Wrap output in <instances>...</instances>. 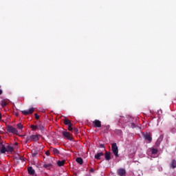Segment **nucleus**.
<instances>
[{"label": "nucleus", "mask_w": 176, "mask_h": 176, "mask_svg": "<svg viewBox=\"0 0 176 176\" xmlns=\"http://www.w3.org/2000/svg\"><path fill=\"white\" fill-rule=\"evenodd\" d=\"M111 149L113 155L116 156V157H119V150L118 148V145L116 143H113L111 145Z\"/></svg>", "instance_id": "obj_1"}, {"label": "nucleus", "mask_w": 176, "mask_h": 176, "mask_svg": "<svg viewBox=\"0 0 176 176\" xmlns=\"http://www.w3.org/2000/svg\"><path fill=\"white\" fill-rule=\"evenodd\" d=\"M7 131H8V133H12V134H17L19 133L17 129L12 126H7Z\"/></svg>", "instance_id": "obj_2"}, {"label": "nucleus", "mask_w": 176, "mask_h": 176, "mask_svg": "<svg viewBox=\"0 0 176 176\" xmlns=\"http://www.w3.org/2000/svg\"><path fill=\"white\" fill-rule=\"evenodd\" d=\"M32 112H34V108H30L29 110H25L21 111L23 115H31Z\"/></svg>", "instance_id": "obj_3"}, {"label": "nucleus", "mask_w": 176, "mask_h": 176, "mask_svg": "<svg viewBox=\"0 0 176 176\" xmlns=\"http://www.w3.org/2000/svg\"><path fill=\"white\" fill-rule=\"evenodd\" d=\"M143 136L144 138H145V140H147L148 142H151V141H152V137H151V135L148 133H143Z\"/></svg>", "instance_id": "obj_4"}, {"label": "nucleus", "mask_w": 176, "mask_h": 176, "mask_svg": "<svg viewBox=\"0 0 176 176\" xmlns=\"http://www.w3.org/2000/svg\"><path fill=\"white\" fill-rule=\"evenodd\" d=\"M118 174L120 176H125L126 175V170L123 168H120L118 170Z\"/></svg>", "instance_id": "obj_5"}, {"label": "nucleus", "mask_w": 176, "mask_h": 176, "mask_svg": "<svg viewBox=\"0 0 176 176\" xmlns=\"http://www.w3.org/2000/svg\"><path fill=\"white\" fill-rule=\"evenodd\" d=\"M63 135H64V137H66V138H68V140H72L71 133H69V132L64 131L63 133Z\"/></svg>", "instance_id": "obj_6"}, {"label": "nucleus", "mask_w": 176, "mask_h": 176, "mask_svg": "<svg viewBox=\"0 0 176 176\" xmlns=\"http://www.w3.org/2000/svg\"><path fill=\"white\" fill-rule=\"evenodd\" d=\"M93 123L94 124V126H96V127H101V121L96 120L94 121Z\"/></svg>", "instance_id": "obj_7"}, {"label": "nucleus", "mask_w": 176, "mask_h": 176, "mask_svg": "<svg viewBox=\"0 0 176 176\" xmlns=\"http://www.w3.org/2000/svg\"><path fill=\"white\" fill-rule=\"evenodd\" d=\"M28 171L30 175H34V174H35V170L32 168V167H29L28 168Z\"/></svg>", "instance_id": "obj_8"}, {"label": "nucleus", "mask_w": 176, "mask_h": 176, "mask_svg": "<svg viewBox=\"0 0 176 176\" xmlns=\"http://www.w3.org/2000/svg\"><path fill=\"white\" fill-rule=\"evenodd\" d=\"M151 152L152 153V157H156V156L155 155H156L157 153V150L155 149V148H151Z\"/></svg>", "instance_id": "obj_9"}, {"label": "nucleus", "mask_w": 176, "mask_h": 176, "mask_svg": "<svg viewBox=\"0 0 176 176\" xmlns=\"http://www.w3.org/2000/svg\"><path fill=\"white\" fill-rule=\"evenodd\" d=\"M101 156H104V153L102 152L98 153L97 154L95 155V159L100 160Z\"/></svg>", "instance_id": "obj_10"}, {"label": "nucleus", "mask_w": 176, "mask_h": 176, "mask_svg": "<svg viewBox=\"0 0 176 176\" xmlns=\"http://www.w3.org/2000/svg\"><path fill=\"white\" fill-rule=\"evenodd\" d=\"M31 140L32 141H38V140H39V138L37 135H34L31 136Z\"/></svg>", "instance_id": "obj_11"}, {"label": "nucleus", "mask_w": 176, "mask_h": 176, "mask_svg": "<svg viewBox=\"0 0 176 176\" xmlns=\"http://www.w3.org/2000/svg\"><path fill=\"white\" fill-rule=\"evenodd\" d=\"M104 157L106 160H111V154L108 152H106Z\"/></svg>", "instance_id": "obj_12"}, {"label": "nucleus", "mask_w": 176, "mask_h": 176, "mask_svg": "<svg viewBox=\"0 0 176 176\" xmlns=\"http://www.w3.org/2000/svg\"><path fill=\"white\" fill-rule=\"evenodd\" d=\"M76 162H77V163H78V164H83V160L81 157H77L76 160Z\"/></svg>", "instance_id": "obj_13"}, {"label": "nucleus", "mask_w": 176, "mask_h": 176, "mask_svg": "<svg viewBox=\"0 0 176 176\" xmlns=\"http://www.w3.org/2000/svg\"><path fill=\"white\" fill-rule=\"evenodd\" d=\"M65 163V161L62 160V161H58V162H57V164H58V166L59 167H61V166H64Z\"/></svg>", "instance_id": "obj_14"}, {"label": "nucleus", "mask_w": 176, "mask_h": 176, "mask_svg": "<svg viewBox=\"0 0 176 176\" xmlns=\"http://www.w3.org/2000/svg\"><path fill=\"white\" fill-rule=\"evenodd\" d=\"M170 167L172 168H175L176 167V161L175 160H173L170 163Z\"/></svg>", "instance_id": "obj_15"}, {"label": "nucleus", "mask_w": 176, "mask_h": 176, "mask_svg": "<svg viewBox=\"0 0 176 176\" xmlns=\"http://www.w3.org/2000/svg\"><path fill=\"white\" fill-rule=\"evenodd\" d=\"M0 151L1 153H5V152L8 151V150L3 146L1 147Z\"/></svg>", "instance_id": "obj_16"}, {"label": "nucleus", "mask_w": 176, "mask_h": 176, "mask_svg": "<svg viewBox=\"0 0 176 176\" xmlns=\"http://www.w3.org/2000/svg\"><path fill=\"white\" fill-rule=\"evenodd\" d=\"M43 167H44L45 168H50L52 167V164H45L43 165Z\"/></svg>", "instance_id": "obj_17"}, {"label": "nucleus", "mask_w": 176, "mask_h": 176, "mask_svg": "<svg viewBox=\"0 0 176 176\" xmlns=\"http://www.w3.org/2000/svg\"><path fill=\"white\" fill-rule=\"evenodd\" d=\"M12 151H13V147L8 146L7 148V152H12Z\"/></svg>", "instance_id": "obj_18"}, {"label": "nucleus", "mask_w": 176, "mask_h": 176, "mask_svg": "<svg viewBox=\"0 0 176 176\" xmlns=\"http://www.w3.org/2000/svg\"><path fill=\"white\" fill-rule=\"evenodd\" d=\"M23 124H21V123L17 124V129H19V130H23Z\"/></svg>", "instance_id": "obj_19"}, {"label": "nucleus", "mask_w": 176, "mask_h": 176, "mask_svg": "<svg viewBox=\"0 0 176 176\" xmlns=\"http://www.w3.org/2000/svg\"><path fill=\"white\" fill-rule=\"evenodd\" d=\"M52 151L54 155H58V150L56 148H53Z\"/></svg>", "instance_id": "obj_20"}, {"label": "nucleus", "mask_w": 176, "mask_h": 176, "mask_svg": "<svg viewBox=\"0 0 176 176\" xmlns=\"http://www.w3.org/2000/svg\"><path fill=\"white\" fill-rule=\"evenodd\" d=\"M65 124H68V126H69V124H71V121H69V120H65Z\"/></svg>", "instance_id": "obj_21"}, {"label": "nucleus", "mask_w": 176, "mask_h": 176, "mask_svg": "<svg viewBox=\"0 0 176 176\" xmlns=\"http://www.w3.org/2000/svg\"><path fill=\"white\" fill-rule=\"evenodd\" d=\"M38 130H43V126L42 125H37Z\"/></svg>", "instance_id": "obj_22"}, {"label": "nucleus", "mask_w": 176, "mask_h": 176, "mask_svg": "<svg viewBox=\"0 0 176 176\" xmlns=\"http://www.w3.org/2000/svg\"><path fill=\"white\" fill-rule=\"evenodd\" d=\"M73 131L75 133V134H78L79 133V131L78 130V129L76 128H74L73 129Z\"/></svg>", "instance_id": "obj_23"}, {"label": "nucleus", "mask_w": 176, "mask_h": 176, "mask_svg": "<svg viewBox=\"0 0 176 176\" xmlns=\"http://www.w3.org/2000/svg\"><path fill=\"white\" fill-rule=\"evenodd\" d=\"M68 130H69V131H73L72 126L71 124H69V125L68 126Z\"/></svg>", "instance_id": "obj_24"}, {"label": "nucleus", "mask_w": 176, "mask_h": 176, "mask_svg": "<svg viewBox=\"0 0 176 176\" xmlns=\"http://www.w3.org/2000/svg\"><path fill=\"white\" fill-rule=\"evenodd\" d=\"M32 129L33 130H35V129H38V125H36V126H35V125H32Z\"/></svg>", "instance_id": "obj_25"}, {"label": "nucleus", "mask_w": 176, "mask_h": 176, "mask_svg": "<svg viewBox=\"0 0 176 176\" xmlns=\"http://www.w3.org/2000/svg\"><path fill=\"white\" fill-rule=\"evenodd\" d=\"M45 155H46L47 156H49V155H50V153L49 151H46V152H45Z\"/></svg>", "instance_id": "obj_26"}, {"label": "nucleus", "mask_w": 176, "mask_h": 176, "mask_svg": "<svg viewBox=\"0 0 176 176\" xmlns=\"http://www.w3.org/2000/svg\"><path fill=\"white\" fill-rule=\"evenodd\" d=\"M35 118L36 119H39V116H38V114H35Z\"/></svg>", "instance_id": "obj_27"}, {"label": "nucleus", "mask_w": 176, "mask_h": 176, "mask_svg": "<svg viewBox=\"0 0 176 176\" xmlns=\"http://www.w3.org/2000/svg\"><path fill=\"white\" fill-rule=\"evenodd\" d=\"M1 105H2V107H5V105H6V102H3V103L1 104Z\"/></svg>", "instance_id": "obj_28"}, {"label": "nucleus", "mask_w": 176, "mask_h": 176, "mask_svg": "<svg viewBox=\"0 0 176 176\" xmlns=\"http://www.w3.org/2000/svg\"><path fill=\"white\" fill-rule=\"evenodd\" d=\"M90 172L91 173H94V169H93V168L90 169Z\"/></svg>", "instance_id": "obj_29"}, {"label": "nucleus", "mask_w": 176, "mask_h": 176, "mask_svg": "<svg viewBox=\"0 0 176 176\" xmlns=\"http://www.w3.org/2000/svg\"><path fill=\"white\" fill-rule=\"evenodd\" d=\"M2 93V91H1V89H0V94Z\"/></svg>", "instance_id": "obj_30"}, {"label": "nucleus", "mask_w": 176, "mask_h": 176, "mask_svg": "<svg viewBox=\"0 0 176 176\" xmlns=\"http://www.w3.org/2000/svg\"><path fill=\"white\" fill-rule=\"evenodd\" d=\"M1 118H2V116L0 114V119H1Z\"/></svg>", "instance_id": "obj_31"}, {"label": "nucleus", "mask_w": 176, "mask_h": 176, "mask_svg": "<svg viewBox=\"0 0 176 176\" xmlns=\"http://www.w3.org/2000/svg\"><path fill=\"white\" fill-rule=\"evenodd\" d=\"M16 116H19V114H16Z\"/></svg>", "instance_id": "obj_32"}]
</instances>
